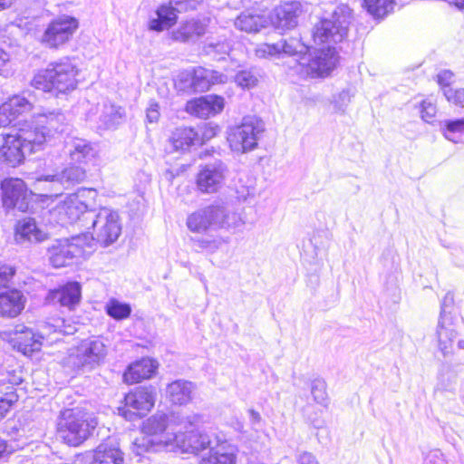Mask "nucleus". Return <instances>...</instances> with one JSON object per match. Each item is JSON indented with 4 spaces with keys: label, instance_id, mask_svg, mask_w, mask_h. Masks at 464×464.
<instances>
[{
    "label": "nucleus",
    "instance_id": "23",
    "mask_svg": "<svg viewBox=\"0 0 464 464\" xmlns=\"http://www.w3.org/2000/svg\"><path fill=\"white\" fill-rule=\"evenodd\" d=\"M224 109V98L217 95H206L188 101L186 111L198 118L207 119L221 112Z\"/></svg>",
    "mask_w": 464,
    "mask_h": 464
},
{
    "label": "nucleus",
    "instance_id": "40",
    "mask_svg": "<svg viewBox=\"0 0 464 464\" xmlns=\"http://www.w3.org/2000/svg\"><path fill=\"white\" fill-rule=\"evenodd\" d=\"M443 134L454 143L464 142V118L455 121H445Z\"/></svg>",
    "mask_w": 464,
    "mask_h": 464
},
{
    "label": "nucleus",
    "instance_id": "58",
    "mask_svg": "<svg viewBox=\"0 0 464 464\" xmlns=\"http://www.w3.org/2000/svg\"><path fill=\"white\" fill-rule=\"evenodd\" d=\"M438 82L443 86L444 89L450 88L449 84L452 81L453 73L450 71H442L438 74Z\"/></svg>",
    "mask_w": 464,
    "mask_h": 464
},
{
    "label": "nucleus",
    "instance_id": "9",
    "mask_svg": "<svg viewBox=\"0 0 464 464\" xmlns=\"http://www.w3.org/2000/svg\"><path fill=\"white\" fill-rule=\"evenodd\" d=\"M54 327L53 332H63L66 334L72 332L62 329L60 324L53 326L45 324L42 326L41 334L33 332L32 329L23 325L17 324L8 333V341L14 349L21 352L23 354L27 355L34 352L40 351L43 345L44 334L50 332Z\"/></svg>",
    "mask_w": 464,
    "mask_h": 464
},
{
    "label": "nucleus",
    "instance_id": "24",
    "mask_svg": "<svg viewBox=\"0 0 464 464\" xmlns=\"http://www.w3.org/2000/svg\"><path fill=\"white\" fill-rule=\"evenodd\" d=\"M208 25V19H189L179 23V26L170 32V37L175 42H196L204 35Z\"/></svg>",
    "mask_w": 464,
    "mask_h": 464
},
{
    "label": "nucleus",
    "instance_id": "33",
    "mask_svg": "<svg viewBox=\"0 0 464 464\" xmlns=\"http://www.w3.org/2000/svg\"><path fill=\"white\" fill-rule=\"evenodd\" d=\"M195 386L191 382L177 380L167 386V397L173 404L186 405L192 400Z\"/></svg>",
    "mask_w": 464,
    "mask_h": 464
},
{
    "label": "nucleus",
    "instance_id": "36",
    "mask_svg": "<svg viewBox=\"0 0 464 464\" xmlns=\"http://www.w3.org/2000/svg\"><path fill=\"white\" fill-rule=\"evenodd\" d=\"M236 456L233 450L227 445H218L210 449L208 457H204L199 464H235Z\"/></svg>",
    "mask_w": 464,
    "mask_h": 464
},
{
    "label": "nucleus",
    "instance_id": "32",
    "mask_svg": "<svg viewBox=\"0 0 464 464\" xmlns=\"http://www.w3.org/2000/svg\"><path fill=\"white\" fill-rule=\"evenodd\" d=\"M171 5V3L163 4L157 8L155 12L157 17H152L148 22L149 30L162 32L176 24L179 11Z\"/></svg>",
    "mask_w": 464,
    "mask_h": 464
},
{
    "label": "nucleus",
    "instance_id": "25",
    "mask_svg": "<svg viewBox=\"0 0 464 464\" xmlns=\"http://www.w3.org/2000/svg\"><path fill=\"white\" fill-rule=\"evenodd\" d=\"M15 134L24 143L28 154L43 150L44 145L49 141L47 134L44 133L34 119L20 127Z\"/></svg>",
    "mask_w": 464,
    "mask_h": 464
},
{
    "label": "nucleus",
    "instance_id": "16",
    "mask_svg": "<svg viewBox=\"0 0 464 464\" xmlns=\"http://www.w3.org/2000/svg\"><path fill=\"white\" fill-rule=\"evenodd\" d=\"M63 150L70 164L87 165L92 163L98 156V150L90 141L77 137L67 138Z\"/></svg>",
    "mask_w": 464,
    "mask_h": 464
},
{
    "label": "nucleus",
    "instance_id": "63",
    "mask_svg": "<svg viewBox=\"0 0 464 464\" xmlns=\"http://www.w3.org/2000/svg\"><path fill=\"white\" fill-rule=\"evenodd\" d=\"M308 420L311 425H313V427L315 429H322L325 426V421L320 417L312 418L309 416Z\"/></svg>",
    "mask_w": 464,
    "mask_h": 464
},
{
    "label": "nucleus",
    "instance_id": "15",
    "mask_svg": "<svg viewBox=\"0 0 464 464\" xmlns=\"http://www.w3.org/2000/svg\"><path fill=\"white\" fill-rule=\"evenodd\" d=\"M461 320L459 316H440L436 328L438 348L443 354L448 356L454 352L455 340L459 335Z\"/></svg>",
    "mask_w": 464,
    "mask_h": 464
},
{
    "label": "nucleus",
    "instance_id": "43",
    "mask_svg": "<svg viewBox=\"0 0 464 464\" xmlns=\"http://www.w3.org/2000/svg\"><path fill=\"white\" fill-rule=\"evenodd\" d=\"M105 311L115 320H123L130 316L131 307L128 304L121 303L116 299H111L106 304Z\"/></svg>",
    "mask_w": 464,
    "mask_h": 464
},
{
    "label": "nucleus",
    "instance_id": "45",
    "mask_svg": "<svg viewBox=\"0 0 464 464\" xmlns=\"http://www.w3.org/2000/svg\"><path fill=\"white\" fill-rule=\"evenodd\" d=\"M235 82L243 89H251L256 86L258 78L252 70H243L236 74Z\"/></svg>",
    "mask_w": 464,
    "mask_h": 464
},
{
    "label": "nucleus",
    "instance_id": "49",
    "mask_svg": "<svg viewBox=\"0 0 464 464\" xmlns=\"http://www.w3.org/2000/svg\"><path fill=\"white\" fill-rule=\"evenodd\" d=\"M443 93L448 102L464 108V88H446L443 89Z\"/></svg>",
    "mask_w": 464,
    "mask_h": 464
},
{
    "label": "nucleus",
    "instance_id": "4",
    "mask_svg": "<svg viewBox=\"0 0 464 464\" xmlns=\"http://www.w3.org/2000/svg\"><path fill=\"white\" fill-rule=\"evenodd\" d=\"M98 422L95 418L81 409L62 411L58 424V436L69 446L77 447L86 440Z\"/></svg>",
    "mask_w": 464,
    "mask_h": 464
},
{
    "label": "nucleus",
    "instance_id": "29",
    "mask_svg": "<svg viewBox=\"0 0 464 464\" xmlns=\"http://www.w3.org/2000/svg\"><path fill=\"white\" fill-rule=\"evenodd\" d=\"M82 289L78 282H69L66 285L50 292V298L58 302L62 306L73 309L81 300Z\"/></svg>",
    "mask_w": 464,
    "mask_h": 464
},
{
    "label": "nucleus",
    "instance_id": "11",
    "mask_svg": "<svg viewBox=\"0 0 464 464\" xmlns=\"http://www.w3.org/2000/svg\"><path fill=\"white\" fill-rule=\"evenodd\" d=\"M155 399L156 391L153 387H138L126 394L124 398L125 405L118 409L119 414L127 420H134L153 408Z\"/></svg>",
    "mask_w": 464,
    "mask_h": 464
},
{
    "label": "nucleus",
    "instance_id": "20",
    "mask_svg": "<svg viewBox=\"0 0 464 464\" xmlns=\"http://www.w3.org/2000/svg\"><path fill=\"white\" fill-rule=\"evenodd\" d=\"M17 135L1 134L0 135V161L8 166L16 167L20 165L28 151L23 145Z\"/></svg>",
    "mask_w": 464,
    "mask_h": 464
},
{
    "label": "nucleus",
    "instance_id": "41",
    "mask_svg": "<svg viewBox=\"0 0 464 464\" xmlns=\"http://www.w3.org/2000/svg\"><path fill=\"white\" fill-rule=\"evenodd\" d=\"M123 109L111 103H104L100 120L104 127L109 129L119 123L123 116Z\"/></svg>",
    "mask_w": 464,
    "mask_h": 464
},
{
    "label": "nucleus",
    "instance_id": "61",
    "mask_svg": "<svg viewBox=\"0 0 464 464\" xmlns=\"http://www.w3.org/2000/svg\"><path fill=\"white\" fill-rule=\"evenodd\" d=\"M249 414V421L253 427V429H256V426H258L262 421V417L260 413L253 409L248 410Z\"/></svg>",
    "mask_w": 464,
    "mask_h": 464
},
{
    "label": "nucleus",
    "instance_id": "39",
    "mask_svg": "<svg viewBox=\"0 0 464 464\" xmlns=\"http://www.w3.org/2000/svg\"><path fill=\"white\" fill-rule=\"evenodd\" d=\"M187 226L192 232H203L212 227L208 207L190 214L187 219Z\"/></svg>",
    "mask_w": 464,
    "mask_h": 464
},
{
    "label": "nucleus",
    "instance_id": "12",
    "mask_svg": "<svg viewBox=\"0 0 464 464\" xmlns=\"http://www.w3.org/2000/svg\"><path fill=\"white\" fill-rule=\"evenodd\" d=\"M228 173L227 166L221 160L200 165L196 177L197 188L204 194L217 193L225 185Z\"/></svg>",
    "mask_w": 464,
    "mask_h": 464
},
{
    "label": "nucleus",
    "instance_id": "47",
    "mask_svg": "<svg viewBox=\"0 0 464 464\" xmlns=\"http://www.w3.org/2000/svg\"><path fill=\"white\" fill-rule=\"evenodd\" d=\"M197 242L199 247L213 253L219 249L224 244H227V240L220 237H211L206 236L197 239Z\"/></svg>",
    "mask_w": 464,
    "mask_h": 464
},
{
    "label": "nucleus",
    "instance_id": "1",
    "mask_svg": "<svg viewBox=\"0 0 464 464\" xmlns=\"http://www.w3.org/2000/svg\"><path fill=\"white\" fill-rule=\"evenodd\" d=\"M308 47L298 37L281 39L276 44H259L255 53L258 58L271 59L282 54L299 56L297 72L304 77L324 78L335 68L338 57L334 48L327 47L317 50L306 57Z\"/></svg>",
    "mask_w": 464,
    "mask_h": 464
},
{
    "label": "nucleus",
    "instance_id": "30",
    "mask_svg": "<svg viewBox=\"0 0 464 464\" xmlns=\"http://www.w3.org/2000/svg\"><path fill=\"white\" fill-rule=\"evenodd\" d=\"M158 363L150 358H142L131 363L123 374V379L127 383L140 382L144 379L150 378L156 372Z\"/></svg>",
    "mask_w": 464,
    "mask_h": 464
},
{
    "label": "nucleus",
    "instance_id": "31",
    "mask_svg": "<svg viewBox=\"0 0 464 464\" xmlns=\"http://www.w3.org/2000/svg\"><path fill=\"white\" fill-rule=\"evenodd\" d=\"M302 13L301 4L296 1L284 3L276 8V25L282 29H291L296 26L297 20Z\"/></svg>",
    "mask_w": 464,
    "mask_h": 464
},
{
    "label": "nucleus",
    "instance_id": "64",
    "mask_svg": "<svg viewBox=\"0 0 464 464\" xmlns=\"http://www.w3.org/2000/svg\"><path fill=\"white\" fill-rule=\"evenodd\" d=\"M10 56L4 50L0 49V74L3 73L4 66L9 62Z\"/></svg>",
    "mask_w": 464,
    "mask_h": 464
},
{
    "label": "nucleus",
    "instance_id": "19",
    "mask_svg": "<svg viewBox=\"0 0 464 464\" xmlns=\"http://www.w3.org/2000/svg\"><path fill=\"white\" fill-rule=\"evenodd\" d=\"M199 422L188 430H179L177 440L174 444V450H179L184 453L198 454V452L212 448L209 436L206 433L194 432Z\"/></svg>",
    "mask_w": 464,
    "mask_h": 464
},
{
    "label": "nucleus",
    "instance_id": "54",
    "mask_svg": "<svg viewBox=\"0 0 464 464\" xmlns=\"http://www.w3.org/2000/svg\"><path fill=\"white\" fill-rule=\"evenodd\" d=\"M14 274L12 266L3 265L0 266V288L6 287Z\"/></svg>",
    "mask_w": 464,
    "mask_h": 464
},
{
    "label": "nucleus",
    "instance_id": "35",
    "mask_svg": "<svg viewBox=\"0 0 464 464\" xmlns=\"http://www.w3.org/2000/svg\"><path fill=\"white\" fill-rule=\"evenodd\" d=\"M44 238L45 234L37 227L35 221L32 218L22 220L16 227L15 240L19 244L24 242L37 243L44 240Z\"/></svg>",
    "mask_w": 464,
    "mask_h": 464
},
{
    "label": "nucleus",
    "instance_id": "46",
    "mask_svg": "<svg viewBox=\"0 0 464 464\" xmlns=\"http://www.w3.org/2000/svg\"><path fill=\"white\" fill-rule=\"evenodd\" d=\"M311 394L316 403L324 407L327 405L328 396L326 393V384L324 381H313L311 384Z\"/></svg>",
    "mask_w": 464,
    "mask_h": 464
},
{
    "label": "nucleus",
    "instance_id": "38",
    "mask_svg": "<svg viewBox=\"0 0 464 464\" xmlns=\"http://www.w3.org/2000/svg\"><path fill=\"white\" fill-rule=\"evenodd\" d=\"M87 205L78 197H73L59 207V213L64 215L69 223H73L87 212Z\"/></svg>",
    "mask_w": 464,
    "mask_h": 464
},
{
    "label": "nucleus",
    "instance_id": "2",
    "mask_svg": "<svg viewBox=\"0 0 464 464\" xmlns=\"http://www.w3.org/2000/svg\"><path fill=\"white\" fill-rule=\"evenodd\" d=\"M200 415L192 413L184 415L172 412L168 415L157 412L142 422L141 431L144 437L136 440L135 445L143 451L174 450L179 430H188L196 426Z\"/></svg>",
    "mask_w": 464,
    "mask_h": 464
},
{
    "label": "nucleus",
    "instance_id": "21",
    "mask_svg": "<svg viewBox=\"0 0 464 464\" xmlns=\"http://www.w3.org/2000/svg\"><path fill=\"white\" fill-rule=\"evenodd\" d=\"M20 374L14 370L0 373V419L4 418L18 400L14 386L22 382Z\"/></svg>",
    "mask_w": 464,
    "mask_h": 464
},
{
    "label": "nucleus",
    "instance_id": "10",
    "mask_svg": "<svg viewBox=\"0 0 464 464\" xmlns=\"http://www.w3.org/2000/svg\"><path fill=\"white\" fill-rule=\"evenodd\" d=\"M79 27L76 18L63 15L53 20L41 36V43L49 49H59L71 41Z\"/></svg>",
    "mask_w": 464,
    "mask_h": 464
},
{
    "label": "nucleus",
    "instance_id": "28",
    "mask_svg": "<svg viewBox=\"0 0 464 464\" xmlns=\"http://www.w3.org/2000/svg\"><path fill=\"white\" fill-rule=\"evenodd\" d=\"M170 151L184 153L199 142V133L193 128L179 127L175 129L169 140Z\"/></svg>",
    "mask_w": 464,
    "mask_h": 464
},
{
    "label": "nucleus",
    "instance_id": "42",
    "mask_svg": "<svg viewBox=\"0 0 464 464\" xmlns=\"http://www.w3.org/2000/svg\"><path fill=\"white\" fill-rule=\"evenodd\" d=\"M367 11L376 18H382L393 10L392 0H363Z\"/></svg>",
    "mask_w": 464,
    "mask_h": 464
},
{
    "label": "nucleus",
    "instance_id": "34",
    "mask_svg": "<svg viewBox=\"0 0 464 464\" xmlns=\"http://www.w3.org/2000/svg\"><path fill=\"white\" fill-rule=\"evenodd\" d=\"M87 175L82 165L71 164L65 168L61 173L53 176H47L45 180L60 182L64 188H69L77 183L85 180Z\"/></svg>",
    "mask_w": 464,
    "mask_h": 464
},
{
    "label": "nucleus",
    "instance_id": "57",
    "mask_svg": "<svg viewBox=\"0 0 464 464\" xmlns=\"http://www.w3.org/2000/svg\"><path fill=\"white\" fill-rule=\"evenodd\" d=\"M217 126L205 125L202 128L201 134H199V142L198 145L204 143L206 140H210L217 134Z\"/></svg>",
    "mask_w": 464,
    "mask_h": 464
},
{
    "label": "nucleus",
    "instance_id": "50",
    "mask_svg": "<svg viewBox=\"0 0 464 464\" xmlns=\"http://www.w3.org/2000/svg\"><path fill=\"white\" fill-rule=\"evenodd\" d=\"M351 101L348 91H342L333 102V109L336 113H343Z\"/></svg>",
    "mask_w": 464,
    "mask_h": 464
},
{
    "label": "nucleus",
    "instance_id": "55",
    "mask_svg": "<svg viewBox=\"0 0 464 464\" xmlns=\"http://www.w3.org/2000/svg\"><path fill=\"white\" fill-rule=\"evenodd\" d=\"M423 464H447L444 455L440 450H435L426 456Z\"/></svg>",
    "mask_w": 464,
    "mask_h": 464
},
{
    "label": "nucleus",
    "instance_id": "60",
    "mask_svg": "<svg viewBox=\"0 0 464 464\" xmlns=\"http://www.w3.org/2000/svg\"><path fill=\"white\" fill-rule=\"evenodd\" d=\"M196 2V0H171V4H174L176 6L185 11L194 9Z\"/></svg>",
    "mask_w": 464,
    "mask_h": 464
},
{
    "label": "nucleus",
    "instance_id": "37",
    "mask_svg": "<svg viewBox=\"0 0 464 464\" xmlns=\"http://www.w3.org/2000/svg\"><path fill=\"white\" fill-rule=\"evenodd\" d=\"M266 20L264 16L250 13H242L234 22L235 26L246 33H256L265 27Z\"/></svg>",
    "mask_w": 464,
    "mask_h": 464
},
{
    "label": "nucleus",
    "instance_id": "17",
    "mask_svg": "<svg viewBox=\"0 0 464 464\" xmlns=\"http://www.w3.org/2000/svg\"><path fill=\"white\" fill-rule=\"evenodd\" d=\"M212 228L231 229L244 224L240 215L233 211L227 202L216 200L208 206Z\"/></svg>",
    "mask_w": 464,
    "mask_h": 464
},
{
    "label": "nucleus",
    "instance_id": "3",
    "mask_svg": "<svg viewBox=\"0 0 464 464\" xmlns=\"http://www.w3.org/2000/svg\"><path fill=\"white\" fill-rule=\"evenodd\" d=\"M79 70L69 57L50 63L39 71L32 80V85L45 92L66 93L76 89Z\"/></svg>",
    "mask_w": 464,
    "mask_h": 464
},
{
    "label": "nucleus",
    "instance_id": "14",
    "mask_svg": "<svg viewBox=\"0 0 464 464\" xmlns=\"http://www.w3.org/2000/svg\"><path fill=\"white\" fill-rule=\"evenodd\" d=\"M3 204L7 208L25 212L29 208L31 192L20 179H5L2 182Z\"/></svg>",
    "mask_w": 464,
    "mask_h": 464
},
{
    "label": "nucleus",
    "instance_id": "44",
    "mask_svg": "<svg viewBox=\"0 0 464 464\" xmlns=\"http://www.w3.org/2000/svg\"><path fill=\"white\" fill-rule=\"evenodd\" d=\"M193 78V92H206L210 87L211 70L198 67L191 71Z\"/></svg>",
    "mask_w": 464,
    "mask_h": 464
},
{
    "label": "nucleus",
    "instance_id": "6",
    "mask_svg": "<svg viewBox=\"0 0 464 464\" xmlns=\"http://www.w3.org/2000/svg\"><path fill=\"white\" fill-rule=\"evenodd\" d=\"M352 10L347 5H339L329 17L322 19L314 29V42L339 43L347 35Z\"/></svg>",
    "mask_w": 464,
    "mask_h": 464
},
{
    "label": "nucleus",
    "instance_id": "18",
    "mask_svg": "<svg viewBox=\"0 0 464 464\" xmlns=\"http://www.w3.org/2000/svg\"><path fill=\"white\" fill-rule=\"evenodd\" d=\"M87 464H124V453L116 439L109 438L86 454Z\"/></svg>",
    "mask_w": 464,
    "mask_h": 464
},
{
    "label": "nucleus",
    "instance_id": "7",
    "mask_svg": "<svg viewBox=\"0 0 464 464\" xmlns=\"http://www.w3.org/2000/svg\"><path fill=\"white\" fill-rule=\"evenodd\" d=\"M107 352V346L102 339H85L69 356V363L77 371L90 372L104 362Z\"/></svg>",
    "mask_w": 464,
    "mask_h": 464
},
{
    "label": "nucleus",
    "instance_id": "26",
    "mask_svg": "<svg viewBox=\"0 0 464 464\" xmlns=\"http://www.w3.org/2000/svg\"><path fill=\"white\" fill-rule=\"evenodd\" d=\"M34 120L47 134V139L50 140L57 134H63L69 130V124L66 117L60 111H48L35 115Z\"/></svg>",
    "mask_w": 464,
    "mask_h": 464
},
{
    "label": "nucleus",
    "instance_id": "52",
    "mask_svg": "<svg viewBox=\"0 0 464 464\" xmlns=\"http://www.w3.org/2000/svg\"><path fill=\"white\" fill-rule=\"evenodd\" d=\"M207 49L209 53L228 54L231 50V46L227 41H218L216 43H209Z\"/></svg>",
    "mask_w": 464,
    "mask_h": 464
},
{
    "label": "nucleus",
    "instance_id": "13",
    "mask_svg": "<svg viewBox=\"0 0 464 464\" xmlns=\"http://www.w3.org/2000/svg\"><path fill=\"white\" fill-rule=\"evenodd\" d=\"M80 237L72 239L56 240L49 248L48 256L50 263L54 267H63L70 265L72 259L83 253Z\"/></svg>",
    "mask_w": 464,
    "mask_h": 464
},
{
    "label": "nucleus",
    "instance_id": "53",
    "mask_svg": "<svg viewBox=\"0 0 464 464\" xmlns=\"http://www.w3.org/2000/svg\"><path fill=\"white\" fill-rule=\"evenodd\" d=\"M453 294L450 292H448L445 296L442 299L441 304H440V316H458L456 314H452L449 308H450L453 304Z\"/></svg>",
    "mask_w": 464,
    "mask_h": 464
},
{
    "label": "nucleus",
    "instance_id": "48",
    "mask_svg": "<svg viewBox=\"0 0 464 464\" xmlns=\"http://www.w3.org/2000/svg\"><path fill=\"white\" fill-rule=\"evenodd\" d=\"M175 88L178 92L188 93L194 92L191 71H185L178 75L175 81Z\"/></svg>",
    "mask_w": 464,
    "mask_h": 464
},
{
    "label": "nucleus",
    "instance_id": "27",
    "mask_svg": "<svg viewBox=\"0 0 464 464\" xmlns=\"http://www.w3.org/2000/svg\"><path fill=\"white\" fill-rule=\"evenodd\" d=\"M26 298L17 289H9L0 293V316L14 318L24 309Z\"/></svg>",
    "mask_w": 464,
    "mask_h": 464
},
{
    "label": "nucleus",
    "instance_id": "62",
    "mask_svg": "<svg viewBox=\"0 0 464 464\" xmlns=\"http://www.w3.org/2000/svg\"><path fill=\"white\" fill-rule=\"evenodd\" d=\"M210 85L225 82L227 80V76L223 73H220L217 71L211 70V76H209Z\"/></svg>",
    "mask_w": 464,
    "mask_h": 464
},
{
    "label": "nucleus",
    "instance_id": "5",
    "mask_svg": "<svg viewBox=\"0 0 464 464\" xmlns=\"http://www.w3.org/2000/svg\"><path fill=\"white\" fill-rule=\"evenodd\" d=\"M264 131L265 125L261 120L245 117L241 124L227 130V140L232 151L244 154L257 148L258 140Z\"/></svg>",
    "mask_w": 464,
    "mask_h": 464
},
{
    "label": "nucleus",
    "instance_id": "51",
    "mask_svg": "<svg viewBox=\"0 0 464 464\" xmlns=\"http://www.w3.org/2000/svg\"><path fill=\"white\" fill-rule=\"evenodd\" d=\"M436 106L431 102L423 101L420 103V116L426 122H430L433 120L436 115Z\"/></svg>",
    "mask_w": 464,
    "mask_h": 464
},
{
    "label": "nucleus",
    "instance_id": "56",
    "mask_svg": "<svg viewBox=\"0 0 464 464\" xmlns=\"http://www.w3.org/2000/svg\"><path fill=\"white\" fill-rule=\"evenodd\" d=\"M160 106L157 102H150L146 111V117L149 122H157L160 119Z\"/></svg>",
    "mask_w": 464,
    "mask_h": 464
},
{
    "label": "nucleus",
    "instance_id": "8",
    "mask_svg": "<svg viewBox=\"0 0 464 464\" xmlns=\"http://www.w3.org/2000/svg\"><path fill=\"white\" fill-rule=\"evenodd\" d=\"M92 217V237L102 246L106 247L117 241L121 234V223L117 211L102 208Z\"/></svg>",
    "mask_w": 464,
    "mask_h": 464
},
{
    "label": "nucleus",
    "instance_id": "59",
    "mask_svg": "<svg viewBox=\"0 0 464 464\" xmlns=\"http://www.w3.org/2000/svg\"><path fill=\"white\" fill-rule=\"evenodd\" d=\"M298 464H319L315 457L310 452H303L297 458Z\"/></svg>",
    "mask_w": 464,
    "mask_h": 464
},
{
    "label": "nucleus",
    "instance_id": "22",
    "mask_svg": "<svg viewBox=\"0 0 464 464\" xmlns=\"http://www.w3.org/2000/svg\"><path fill=\"white\" fill-rule=\"evenodd\" d=\"M33 103L22 94L13 95L0 105V129L9 126L19 116L30 112Z\"/></svg>",
    "mask_w": 464,
    "mask_h": 464
}]
</instances>
